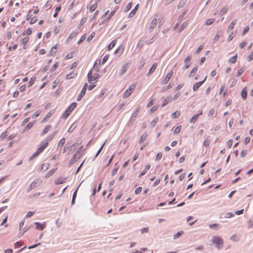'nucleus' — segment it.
<instances>
[{
    "label": "nucleus",
    "mask_w": 253,
    "mask_h": 253,
    "mask_svg": "<svg viewBox=\"0 0 253 253\" xmlns=\"http://www.w3.org/2000/svg\"><path fill=\"white\" fill-rule=\"evenodd\" d=\"M42 183V180L40 179H37L32 182L30 185L28 187L27 189V192H29L32 189L36 188V187L41 185Z\"/></svg>",
    "instance_id": "obj_1"
},
{
    "label": "nucleus",
    "mask_w": 253,
    "mask_h": 253,
    "mask_svg": "<svg viewBox=\"0 0 253 253\" xmlns=\"http://www.w3.org/2000/svg\"><path fill=\"white\" fill-rule=\"evenodd\" d=\"M212 242L215 244L216 247L220 249L222 248L223 241L221 238L217 236L212 237Z\"/></svg>",
    "instance_id": "obj_2"
},
{
    "label": "nucleus",
    "mask_w": 253,
    "mask_h": 253,
    "mask_svg": "<svg viewBox=\"0 0 253 253\" xmlns=\"http://www.w3.org/2000/svg\"><path fill=\"white\" fill-rule=\"evenodd\" d=\"M99 77L98 74H94L92 75V71L90 70L87 74L88 81L89 83L93 84L95 83Z\"/></svg>",
    "instance_id": "obj_3"
},
{
    "label": "nucleus",
    "mask_w": 253,
    "mask_h": 253,
    "mask_svg": "<svg viewBox=\"0 0 253 253\" xmlns=\"http://www.w3.org/2000/svg\"><path fill=\"white\" fill-rule=\"evenodd\" d=\"M135 87L136 84H133L130 85L128 88L126 90L125 92L124 93L123 97L124 98H126L128 97L134 91Z\"/></svg>",
    "instance_id": "obj_4"
},
{
    "label": "nucleus",
    "mask_w": 253,
    "mask_h": 253,
    "mask_svg": "<svg viewBox=\"0 0 253 253\" xmlns=\"http://www.w3.org/2000/svg\"><path fill=\"white\" fill-rule=\"evenodd\" d=\"M130 64H131V61H128L124 64V65L121 68V69L119 71V75L120 76L123 75L126 72L127 69L129 67Z\"/></svg>",
    "instance_id": "obj_5"
},
{
    "label": "nucleus",
    "mask_w": 253,
    "mask_h": 253,
    "mask_svg": "<svg viewBox=\"0 0 253 253\" xmlns=\"http://www.w3.org/2000/svg\"><path fill=\"white\" fill-rule=\"evenodd\" d=\"M87 87V83H85L84 84L80 94H79L77 97V101L81 100L83 97L85 95V94L86 93Z\"/></svg>",
    "instance_id": "obj_6"
},
{
    "label": "nucleus",
    "mask_w": 253,
    "mask_h": 253,
    "mask_svg": "<svg viewBox=\"0 0 253 253\" xmlns=\"http://www.w3.org/2000/svg\"><path fill=\"white\" fill-rule=\"evenodd\" d=\"M173 75V72H169L167 76L162 80L161 81V84H166L169 80V79L171 78Z\"/></svg>",
    "instance_id": "obj_7"
},
{
    "label": "nucleus",
    "mask_w": 253,
    "mask_h": 253,
    "mask_svg": "<svg viewBox=\"0 0 253 253\" xmlns=\"http://www.w3.org/2000/svg\"><path fill=\"white\" fill-rule=\"evenodd\" d=\"M34 224L37 225L36 228L39 230H43L46 225L45 222H43L42 223H40L39 222H35Z\"/></svg>",
    "instance_id": "obj_8"
},
{
    "label": "nucleus",
    "mask_w": 253,
    "mask_h": 253,
    "mask_svg": "<svg viewBox=\"0 0 253 253\" xmlns=\"http://www.w3.org/2000/svg\"><path fill=\"white\" fill-rule=\"evenodd\" d=\"M191 57L190 56H187L184 60V65L183 66V69L185 70L189 68L191 65V63L189 62L191 60Z\"/></svg>",
    "instance_id": "obj_9"
},
{
    "label": "nucleus",
    "mask_w": 253,
    "mask_h": 253,
    "mask_svg": "<svg viewBox=\"0 0 253 253\" xmlns=\"http://www.w3.org/2000/svg\"><path fill=\"white\" fill-rule=\"evenodd\" d=\"M158 16L156 15L155 17L151 21L149 29L151 30V31L153 30V29L156 26L157 22H158Z\"/></svg>",
    "instance_id": "obj_10"
},
{
    "label": "nucleus",
    "mask_w": 253,
    "mask_h": 253,
    "mask_svg": "<svg viewBox=\"0 0 253 253\" xmlns=\"http://www.w3.org/2000/svg\"><path fill=\"white\" fill-rule=\"evenodd\" d=\"M83 146L77 151V153L73 156L71 160H70V164H73L77 159L79 158V156H78V153H79L80 151L82 149Z\"/></svg>",
    "instance_id": "obj_11"
},
{
    "label": "nucleus",
    "mask_w": 253,
    "mask_h": 253,
    "mask_svg": "<svg viewBox=\"0 0 253 253\" xmlns=\"http://www.w3.org/2000/svg\"><path fill=\"white\" fill-rule=\"evenodd\" d=\"M204 84V82H199L195 83L193 85V90L195 91Z\"/></svg>",
    "instance_id": "obj_12"
},
{
    "label": "nucleus",
    "mask_w": 253,
    "mask_h": 253,
    "mask_svg": "<svg viewBox=\"0 0 253 253\" xmlns=\"http://www.w3.org/2000/svg\"><path fill=\"white\" fill-rule=\"evenodd\" d=\"M241 95L243 99L246 100L247 96V87H244L241 92Z\"/></svg>",
    "instance_id": "obj_13"
},
{
    "label": "nucleus",
    "mask_w": 253,
    "mask_h": 253,
    "mask_svg": "<svg viewBox=\"0 0 253 253\" xmlns=\"http://www.w3.org/2000/svg\"><path fill=\"white\" fill-rule=\"evenodd\" d=\"M77 106V103L76 102L72 103L70 106L68 107V108L66 109L68 113H71V112L76 108Z\"/></svg>",
    "instance_id": "obj_14"
},
{
    "label": "nucleus",
    "mask_w": 253,
    "mask_h": 253,
    "mask_svg": "<svg viewBox=\"0 0 253 253\" xmlns=\"http://www.w3.org/2000/svg\"><path fill=\"white\" fill-rule=\"evenodd\" d=\"M138 5H139L138 4H136L135 5V6L134 7V8L130 12L129 15H128V17L129 18L132 17V16H133L135 15L136 10L138 9Z\"/></svg>",
    "instance_id": "obj_15"
},
{
    "label": "nucleus",
    "mask_w": 253,
    "mask_h": 253,
    "mask_svg": "<svg viewBox=\"0 0 253 253\" xmlns=\"http://www.w3.org/2000/svg\"><path fill=\"white\" fill-rule=\"evenodd\" d=\"M237 23V19H234L232 21V22L230 24L229 26L227 28V32H229L230 30H232L234 26Z\"/></svg>",
    "instance_id": "obj_16"
},
{
    "label": "nucleus",
    "mask_w": 253,
    "mask_h": 253,
    "mask_svg": "<svg viewBox=\"0 0 253 253\" xmlns=\"http://www.w3.org/2000/svg\"><path fill=\"white\" fill-rule=\"evenodd\" d=\"M150 168V165H147L145 166V168L143 169V170L140 173V174L138 175V177H140L142 175H144L146 172Z\"/></svg>",
    "instance_id": "obj_17"
},
{
    "label": "nucleus",
    "mask_w": 253,
    "mask_h": 253,
    "mask_svg": "<svg viewBox=\"0 0 253 253\" xmlns=\"http://www.w3.org/2000/svg\"><path fill=\"white\" fill-rule=\"evenodd\" d=\"M139 108H137L135 111L134 112L133 115H132V116L131 117V121H134L136 119L137 115H138V112L139 111Z\"/></svg>",
    "instance_id": "obj_18"
},
{
    "label": "nucleus",
    "mask_w": 253,
    "mask_h": 253,
    "mask_svg": "<svg viewBox=\"0 0 253 253\" xmlns=\"http://www.w3.org/2000/svg\"><path fill=\"white\" fill-rule=\"evenodd\" d=\"M56 134V131L53 132L52 134L48 136L45 139V140L48 143V142L51 141Z\"/></svg>",
    "instance_id": "obj_19"
},
{
    "label": "nucleus",
    "mask_w": 253,
    "mask_h": 253,
    "mask_svg": "<svg viewBox=\"0 0 253 253\" xmlns=\"http://www.w3.org/2000/svg\"><path fill=\"white\" fill-rule=\"evenodd\" d=\"M51 127V126L50 125H47L45 127L44 130L41 133V136H43L44 134H46L48 132V131H49V129Z\"/></svg>",
    "instance_id": "obj_20"
},
{
    "label": "nucleus",
    "mask_w": 253,
    "mask_h": 253,
    "mask_svg": "<svg viewBox=\"0 0 253 253\" xmlns=\"http://www.w3.org/2000/svg\"><path fill=\"white\" fill-rule=\"evenodd\" d=\"M78 34V32L76 31L72 32L69 35V37L67 39V42H69L70 40L76 37Z\"/></svg>",
    "instance_id": "obj_21"
},
{
    "label": "nucleus",
    "mask_w": 253,
    "mask_h": 253,
    "mask_svg": "<svg viewBox=\"0 0 253 253\" xmlns=\"http://www.w3.org/2000/svg\"><path fill=\"white\" fill-rule=\"evenodd\" d=\"M157 63H154L152 66H151V67L150 68V69H149V71L148 72V73L147 74V76L150 74H151L152 73H153L156 69L157 68Z\"/></svg>",
    "instance_id": "obj_22"
},
{
    "label": "nucleus",
    "mask_w": 253,
    "mask_h": 253,
    "mask_svg": "<svg viewBox=\"0 0 253 253\" xmlns=\"http://www.w3.org/2000/svg\"><path fill=\"white\" fill-rule=\"evenodd\" d=\"M198 68L197 67H195L192 69L190 73H189L188 77H191L194 76V75L197 72Z\"/></svg>",
    "instance_id": "obj_23"
},
{
    "label": "nucleus",
    "mask_w": 253,
    "mask_h": 253,
    "mask_svg": "<svg viewBox=\"0 0 253 253\" xmlns=\"http://www.w3.org/2000/svg\"><path fill=\"white\" fill-rule=\"evenodd\" d=\"M180 111H177L175 112L174 113H172L170 116L172 119H176V118H178L180 116Z\"/></svg>",
    "instance_id": "obj_24"
},
{
    "label": "nucleus",
    "mask_w": 253,
    "mask_h": 253,
    "mask_svg": "<svg viewBox=\"0 0 253 253\" xmlns=\"http://www.w3.org/2000/svg\"><path fill=\"white\" fill-rule=\"evenodd\" d=\"M116 43H117L116 40H114L112 41L109 44V45H108V50H110L111 49H112L114 47V46L115 45Z\"/></svg>",
    "instance_id": "obj_25"
},
{
    "label": "nucleus",
    "mask_w": 253,
    "mask_h": 253,
    "mask_svg": "<svg viewBox=\"0 0 253 253\" xmlns=\"http://www.w3.org/2000/svg\"><path fill=\"white\" fill-rule=\"evenodd\" d=\"M237 33V32H232L229 36L227 38V41L230 42L232 40V39L234 38V37L236 36V34Z\"/></svg>",
    "instance_id": "obj_26"
},
{
    "label": "nucleus",
    "mask_w": 253,
    "mask_h": 253,
    "mask_svg": "<svg viewBox=\"0 0 253 253\" xmlns=\"http://www.w3.org/2000/svg\"><path fill=\"white\" fill-rule=\"evenodd\" d=\"M228 10V6H224L223 7L220 11V15H224Z\"/></svg>",
    "instance_id": "obj_27"
},
{
    "label": "nucleus",
    "mask_w": 253,
    "mask_h": 253,
    "mask_svg": "<svg viewBox=\"0 0 253 253\" xmlns=\"http://www.w3.org/2000/svg\"><path fill=\"white\" fill-rule=\"evenodd\" d=\"M221 35L220 32H218L215 37H214L213 39V42H216L219 40V38L221 37Z\"/></svg>",
    "instance_id": "obj_28"
},
{
    "label": "nucleus",
    "mask_w": 253,
    "mask_h": 253,
    "mask_svg": "<svg viewBox=\"0 0 253 253\" xmlns=\"http://www.w3.org/2000/svg\"><path fill=\"white\" fill-rule=\"evenodd\" d=\"M132 4V2H129L128 3V4L125 7V9H124L125 12H127L130 9L131 7Z\"/></svg>",
    "instance_id": "obj_29"
},
{
    "label": "nucleus",
    "mask_w": 253,
    "mask_h": 253,
    "mask_svg": "<svg viewBox=\"0 0 253 253\" xmlns=\"http://www.w3.org/2000/svg\"><path fill=\"white\" fill-rule=\"evenodd\" d=\"M147 133L145 132L141 136L139 142V143H142L147 138Z\"/></svg>",
    "instance_id": "obj_30"
},
{
    "label": "nucleus",
    "mask_w": 253,
    "mask_h": 253,
    "mask_svg": "<svg viewBox=\"0 0 253 253\" xmlns=\"http://www.w3.org/2000/svg\"><path fill=\"white\" fill-rule=\"evenodd\" d=\"M76 75V73L74 72H71L66 75V79L67 80H69L73 78Z\"/></svg>",
    "instance_id": "obj_31"
},
{
    "label": "nucleus",
    "mask_w": 253,
    "mask_h": 253,
    "mask_svg": "<svg viewBox=\"0 0 253 253\" xmlns=\"http://www.w3.org/2000/svg\"><path fill=\"white\" fill-rule=\"evenodd\" d=\"M199 117V115H194L190 120V123H195Z\"/></svg>",
    "instance_id": "obj_32"
},
{
    "label": "nucleus",
    "mask_w": 253,
    "mask_h": 253,
    "mask_svg": "<svg viewBox=\"0 0 253 253\" xmlns=\"http://www.w3.org/2000/svg\"><path fill=\"white\" fill-rule=\"evenodd\" d=\"M65 141V138L61 139L58 142L57 148H61L63 145L64 144Z\"/></svg>",
    "instance_id": "obj_33"
},
{
    "label": "nucleus",
    "mask_w": 253,
    "mask_h": 253,
    "mask_svg": "<svg viewBox=\"0 0 253 253\" xmlns=\"http://www.w3.org/2000/svg\"><path fill=\"white\" fill-rule=\"evenodd\" d=\"M65 178H63L62 177L58 178L55 182L56 184H60L65 182Z\"/></svg>",
    "instance_id": "obj_34"
},
{
    "label": "nucleus",
    "mask_w": 253,
    "mask_h": 253,
    "mask_svg": "<svg viewBox=\"0 0 253 253\" xmlns=\"http://www.w3.org/2000/svg\"><path fill=\"white\" fill-rule=\"evenodd\" d=\"M49 168V164L47 163H45L42 164L41 168H40V170L44 169V170H47Z\"/></svg>",
    "instance_id": "obj_35"
},
{
    "label": "nucleus",
    "mask_w": 253,
    "mask_h": 253,
    "mask_svg": "<svg viewBox=\"0 0 253 253\" xmlns=\"http://www.w3.org/2000/svg\"><path fill=\"white\" fill-rule=\"evenodd\" d=\"M158 121V118L156 117L154 119V120L151 122L150 123V126L151 127H154L156 124V123Z\"/></svg>",
    "instance_id": "obj_36"
},
{
    "label": "nucleus",
    "mask_w": 253,
    "mask_h": 253,
    "mask_svg": "<svg viewBox=\"0 0 253 253\" xmlns=\"http://www.w3.org/2000/svg\"><path fill=\"white\" fill-rule=\"evenodd\" d=\"M237 54L232 56L231 58H230L229 60H228V62H231L232 63H234L236 62V60H237Z\"/></svg>",
    "instance_id": "obj_37"
},
{
    "label": "nucleus",
    "mask_w": 253,
    "mask_h": 253,
    "mask_svg": "<svg viewBox=\"0 0 253 253\" xmlns=\"http://www.w3.org/2000/svg\"><path fill=\"white\" fill-rule=\"evenodd\" d=\"M116 11L115 10H114L112 11L110 13V14H109V16H108V17H107L105 19V20H104V22H105L108 21V20L111 18V17H112V16L114 14H115V13L116 12Z\"/></svg>",
    "instance_id": "obj_38"
},
{
    "label": "nucleus",
    "mask_w": 253,
    "mask_h": 253,
    "mask_svg": "<svg viewBox=\"0 0 253 253\" xmlns=\"http://www.w3.org/2000/svg\"><path fill=\"white\" fill-rule=\"evenodd\" d=\"M187 24V23L186 22H184V23H183L178 30L179 32H181V31H182L186 27Z\"/></svg>",
    "instance_id": "obj_39"
},
{
    "label": "nucleus",
    "mask_w": 253,
    "mask_h": 253,
    "mask_svg": "<svg viewBox=\"0 0 253 253\" xmlns=\"http://www.w3.org/2000/svg\"><path fill=\"white\" fill-rule=\"evenodd\" d=\"M183 233V231L178 232L176 234L173 236V239H176L180 237V236Z\"/></svg>",
    "instance_id": "obj_40"
},
{
    "label": "nucleus",
    "mask_w": 253,
    "mask_h": 253,
    "mask_svg": "<svg viewBox=\"0 0 253 253\" xmlns=\"http://www.w3.org/2000/svg\"><path fill=\"white\" fill-rule=\"evenodd\" d=\"M36 79V77H32L30 80V81L28 83V86L29 87H30L34 83V82L35 81Z\"/></svg>",
    "instance_id": "obj_41"
},
{
    "label": "nucleus",
    "mask_w": 253,
    "mask_h": 253,
    "mask_svg": "<svg viewBox=\"0 0 253 253\" xmlns=\"http://www.w3.org/2000/svg\"><path fill=\"white\" fill-rule=\"evenodd\" d=\"M97 2H95L94 3H93L90 7V12H93L94 11L96 8H97Z\"/></svg>",
    "instance_id": "obj_42"
},
{
    "label": "nucleus",
    "mask_w": 253,
    "mask_h": 253,
    "mask_svg": "<svg viewBox=\"0 0 253 253\" xmlns=\"http://www.w3.org/2000/svg\"><path fill=\"white\" fill-rule=\"evenodd\" d=\"M48 143L45 140H44L43 141L41 142L40 146L42 147L43 149H45L48 145Z\"/></svg>",
    "instance_id": "obj_43"
},
{
    "label": "nucleus",
    "mask_w": 253,
    "mask_h": 253,
    "mask_svg": "<svg viewBox=\"0 0 253 253\" xmlns=\"http://www.w3.org/2000/svg\"><path fill=\"white\" fill-rule=\"evenodd\" d=\"M29 40V37H25L21 41V43L22 44H26L28 42Z\"/></svg>",
    "instance_id": "obj_44"
},
{
    "label": "nucleus",
    "mask_w": 253,
    "mask_h": 253,
    "mask_svg": "<svg viewBox=\"0 0 253 253\" xmlns=\"http://www.w3.org/2000/svg\"><path fill=\"white\" fill-rule=\"evenodd\" d=\"M77 190H78V189H76V190L74 192V193L73 194L72 199V204H74L75 200L76 198Z\"/></svg>",
    "instance_id": "obj_45"
},
{
    "label": "nucleus",
    "mask_w": 253,
    "mask_h": 253,
    "mask_svg": "<svg viewBox=\"0 0 253 253\" xmlns=\"http://www.w3.org/2000/svg\"><path fill=\"white\" fill-rule=\"evenodd\" d=\"M169 97H167L166 98L164 101H163V102L162 104V107H164L165 106H166L167 104H168V103L169 102Z\"/></svg>",
    "instance_id": "obj_46"
},
{
    "label": "nucleus",
    "mask_w": 253,
    "mask_h": 253,
    "mask_svg": "<svg viewBox=\"0 0 253 253\" xmlns=\"http://www.w3.org/2000/svg\"><path fill=\"white\" fill-rule=\"evenodd\" d=\"M143 44H144V41H140L138 42L136 47H137V48L140 49L143 47Z\"/></svg>",
    "instance_id": "obj_47"
},
{
    "label": "nucleus",
    "mask_w": 253,
    "mask_h": 253,
    "mask_svg": "<svg viewBox=\"0 0 253 253\" xmlns=\"http://www.w3.org/2000/svg\"><path fill=\"white\" fill-rule=\"evenodd\" d=\"M61 8V6H58V7H56V8H55V12L54 14H53V17H56V16H57V13H58V12L59 11H60Z\"/></svg>",
    "instance_id": "obj_48"
},
{
    "label": "nucleus",
    "mask_w": 253,
    "mask_h": 253,
    "mask_svg": "<svg viewBox=\"0 0 253 253\" xmlns=\"http://www.w3.org/2000/svg\"><path fill=\"white\" fill-rule=\"evenodd\" d=\"M32 33V30L30 28H28L27 31H25L23 32V35L24 36L26 35H30Z\"/></svg>",
    "instance_id": "obj_49"
},
{
    "label": "nucleus",
    "mask_w": 253,
    "mask_h": 253,
    "mask_svg": "<svg viewBox=\"0 0 253 253\" xmlns=\"http://www.w3.org/2000/svg\"><path fill=\"white\" fill-rule=\"evenodd\" d=\"M211 141L209 139L206 138L203 143V144L205 146H208L210 144Z\"/></svg>",
    "instance_id": "obj_50"
},
{
    "label": "nucleus",
    "mask_w": 253,
    "mask_h": 253,
    "mask_svg": "<svg viewBox=\"0 0 253 253\" xmlns=\"http://www.w3.org/2000/svg\"><path fill=\"white\" fill-rule=\"evenodd\" d=\"M35 121L30 122L26 126L25 129H30L31 128L33 125H34Z\"/></svg>",
    "instance_id": "obj_51"
},
{
    "label": "nucleus",
    "mask_w": 253,
    "mask_h": 253,
    "mask_svg": "<svg viewBox=\"0 0 253 253\" xmlns=\"http://www.w3.org/2000/svg\"><path fill=\"white\" fill-rule=\"evenodd\" d=\"M95 35V32H93L88 38L87 39V41L89 42L94 37Z\"/></svg>",
    "instance_id": "obj_52"
},
{
    "label": "nucleus",
    "mask_w": 253,
    "mask_h": 253,
    "mask_svg": "<svg viewBox=\"0 0 253 253\" xmlns=\"http://www.w3.org/2000/svg\"><path fill=\"white\" fill-rule=\"evenodd\" d=\"M234 216V213L232 212H227L225 214V218H231Z\"/></svg>",
    "instance_id": "obj_53"
},
{
    "label": "nucleus",
    "mask_w": 253,
    "mask_h": 253,
    "mask_svg": "<svg viewBox=\"0 0 253 253\" xmlns=\"http://www.w3.org/2000/svg\"><path fill=\"white\" fill-rule=\"evenodd\" d=\"M245 71V68H241L239 69L237 73V76H240L244 71Z\"/></svg>",
    "instance_id": "obj_54"
},
{
    "label": "nucleus",
    "mask_w": 253,
    "mask_h": 253,
    "mask_svg": "<svg viewBox=\"0 0 253 253\" xmlns=\"http://www.w3.org/2000/svg\"><path fill=\"white\" fill-rule=\"evenodd\" d=\"M70 113L67 112V110L65 111V112L62 114V118L63 119H66L68 116L70 115Z\"/></svg>",
    "instance_id": "obj_55"
},
{
    "label": "nucleus",
    "mask_w": 253,
    "mask_h": 253,
    "mask_svg": "<svg viewBox=\"0 0 253 253\" xmlns=\"http://www.w3.org/2000/svg\"><path fill=\"white\" fill-rule=\"evenodd\" d=\"M181 126H177V127L175 128V129H174V134H177V133H179V132H180V130H181Z\"/></svg>",
    "instance_id": "obj_56"
},
{
    "label": "nucleus",
    "mask_w": 253,
    "mask_h": 253,
    "mask_svg": "<svg viewBox=\"0 0 253 253\" xmlns=\"http://www.w3.org/2000/svg\"><path fill=\"white\" fill-rule=\"evenodd\" d=\"M55 170L54 169H52L50 170L48 172V173L45 175V177H49L51 175H52L54 172Z\"/></svg>",
    "instance_id": "obj_57"
},
{
    "label": "nucleus",
    "mask_w": 253,
    "mask_h": 253,
    "mask_svg": "<svg viewBox=\"0 0 253 253\" xmlns=\"http://www.w3.org/2000/svg\"><path fill=\"white\" fill-rule=\"evenodd\" d=\"M109 55L108 54L105 55L102 60V64H104L108 59Z\"/></svg>",
    "instance_id": "obj_58"
},
{
    "label": "nucleus",
    "mask_w": 253,
    "mask_h": 253,
    "mask_svg": "<svg viewBox=\"0 0 253 253\" xmlns=\"http://www.w3.org/2000/svg\"><path fill=\"white\" fill-rule=\"evenodd\" d=\"M247 60L248 61H251L253 59V51L248 56H247Z\"/></svg>",
    "instance_id": "obj_59"
},
{
    "label": "nucleus",
    "mask_w": 253,
    "mask_h": 253,
    "mask_svg": "<svg viewBox=\"0 0 253 253\" xmlns=\"http://www.w3.org/2000/svg\"><path fill=\"white\" fill-rule=\"evenodd\" d=\"M162 157V153L161 152H160L157 154L156 155L155 161H158L160 160Z\"/></svg>",
    "instance_id": "obj_60"
},
{
    "label": "nucleus",
    "mask_w": 253,
    "mask_h": 253,
    "mask_svg": "<svg viewBox=\"0 0 253 253\" xmlns=\"http://www.w3.org/2000/svg\"><path fill=\"white\" fill-rule=\"evenodd\" d=\"M37 21V17L35 16V17H31V21L30 22V24H33L34 23H35Z\"/></svg>",
    "instance_id": "obj_61"
},
{
    "label": "nucleus",
    "mask_w": 253,
    "mask_h": 253,
    "mask_svg": "<svg viewBox=\"0 0 253 253\" xmlns=\"http://www.w3.org/2000/svg\"><path fill=\"white\" fill-rule=\"evenodd\" d=\"M24 222H25L24 220H23L20 221V222L19 223V231H20L22 230V227L24 226Z\"/></svg>",
    "instance_id": "obj_62"
},
{
    "label": "nucleus",
    "mask_w": 253,
    "mask_h": 253,
    "mask_svg": "<svg viewBox=\"0 0 253 253\" xmlns=\"http://www.w3.org/2000/svg\"><path fill=\"white\" fill-rule=\"evenodd\" d=\"M248 153V151L247 150H243L241 151L240 153V155L241 157H243L245 156Z\"/></svg>",
    "instance_id": "obj_63"
},
{
    "label": "nucleus",
    "mask_w": 253,
    "mask_h": 253,
    "mask_svg": "<svg viewBox=\"0 0 253 253\" xmlns=\"http://www.w3.org/2000/svg\"><path fill=\"white\" fill-rule=\"evenodd\" d=\"M7 135H8V132H7V131H5L1 134L0 138L1 139H4L7 136Z\"/></svg>",
    "instance_id": "obj_64"
}]
</instances>
